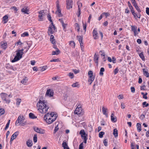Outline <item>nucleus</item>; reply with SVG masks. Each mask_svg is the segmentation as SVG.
<instances>
[{
  "instance_id": "1",
  "label": "nucleus",
  "mask_w": 149,
  "mask_h": 149,
  "mask_svg": "<svg viewBox=\"0 0 149 149\" xmlns=\"http://www.w3.org/2000/svg\"><path fill=\"white\" fill-rule=\"evenodd\" d=\"M37 106L38 111L42 114L46 113L49 109L47 102L45 100H40L37 103Z\"/></svg>"
},
{
  "instance_id": "2",
  "label": "nucleus",
  "mask_w": 149,
  "mask_h": 149,
  "mask_svg": "<svg viewBox=\"0 0 149 149\" xmlns=\"http://www.w3.org/2000/svg\"><path fill=\"white\" fill-rule=\"evenodd\" d=\"M57 117L56 115L54 114V113L48 112L44 115V119L47 123L49 124L54 121Z\"/></svg>"
},
{
  "instance_id": "3",
  "label": "nucleus",
  "mask_w": 149,
  "mask_h": 149,
  "mask_svg": "<svg viewBox=\"0 0 149 149\" xmlns=\"http://www.w3.org/2000/svg\"><path fill=\"white\" fill-rule=\"evenodd\" d=\"M24 49H22L21 50L17 49L16 51V56L14 57V59L12 61L13 63L15 62L16 61L20 60L22 57V56L23 54V51Z\"/></svg>"
},
{
  "instance_id": "4",
  "label": "nucleus",
  "mask_w": 149,
  "mask_h": 149,
  "mask_svg": "<svg viewBox=\"0 0 149 149\" xmlns=\"http://www.w3.org/2000/svg\"><path fill=\"white\" fill-rule=\"evenodd\" d=\"M24 118L23 116L20 115L18 117L16 121L15 124L16 125H22L24 126L26 124V122H23V121L24 120Z\"/></svg>"
},
{
  "instance_id": "5",
  "label": "nucleus",
  "mask_w": 149,
  "mask_h": 149,
  "mask_svg": "<svg viewBox=\"0 0 149 149\" xmlns=\"http://www.w3.org/2000/svg\"><path fill=\"white\" fill-rule=\"evenodd\" d=\"M56 29L54 25L53 24V23H51L49 25L48 31V35L53 34L56 31Z\"/></svg>"
},
{
  "instance_id": "6",
  "label": "nucleus",
  "mask_w": 149,
  "mask_h": 149,
  "mask_svg": "<svg viewBox=\"0 0 149 149\" xmlns=\"http://www.w3.org/2000/svg\"><path fill=\"white\" fill-rule=\"evenodd\" d=\"M88 75L89 77L88 82H89V84L91 85L94 79L95 76L93 75V72L91 70L88 71Z\"/></svg>"
},
{
  "instance_id": "7",
  "label": "nucleus",
  "mask_w": 149,
  "mask_h": 149,
  "mask_svg": "<svg viewBox=\"0 0 149 149\" xmlns=\"http://www.w3.org/2000/svg\"><path fill=\"white\" fill-rule=\"evenodd\" d=\"M59 1L58 0L56 1V9L57 10L56 11V13L58 15L59 17H61L62 16V15L61 13V10L60 9Z\"/></svg>"
},
{
  "instance_id": "8",
  "label": "nucleus",
  "mask_w": 149,
  "mask_h": 149,
  "mask_svg": "<svg viewBox=\"0 0 149 149\" xmlns=\"http://www.w3.org/2000/svg\"><path fill=\"white\" fill-rule=\"evenodd\" d=\"M54 94L53 91L51 89H49L47 90L46 92L45 95L47 96L51 97L53 96Z\"/></svg>"
},
{
  "instance_id": "9",
  "label": "nucleus",
  "mask_w": 149,
  "mask_h": 149,
  "mask_svg": "<svg viewBox=\"0 0 149 149\" xmlns=\"http://www.w3.org/2000/svg\"><path fill=\"white\" fill-rule=\"evenodd\" d=\"M1 96L2 99L4 101H5L6 103H9L10 100L6 99V98L8 97V95L5 93H2L1 94Z\"/></svg>"
},
{
  "instance_id": "10",
  "label": "nucleus",
  "mask_w": 149,
  "mask_h": 149,
  "mask_svg": "<svg viewBox=\"0 0 149 149\" xmlns=\"http://www.w3.org/2000/svg\"><path fill=\"white\" fill-rule=\"evenodd\" d=\"M39 15H38V17L39 18V21H42L43 20V17L45 16L46 14L44 12L43 10H41L39 12Z\"/></svg>"
},
{
  "instance_id": "11",
  "label": "nucleus",
  "mask_w": 149,
  "mask_h": 149,
  "mask_svg": "<svg viewBox=\"0 0 149 149\" xmlns=\"http://www.w3.org/2000/svg\"><path fill=\"white\" fill-rule=\"evenodd\" d=\"M66 4L67 9H70L72 8L73 1L72 0H67L66 1Z\"/></svg>"
},
{
  "instance_id": "12",
  "label": "nucleus",
  "mask_w": 149,
  "mask_h": 149,
  "mask_svg": "<svg viewBox=\"0 0 149 149\" xmlns=\"http://www.w3.org/2000/svg\"><path fill=\"white\" fill-rule=\"evenodd\" d=\"M34 130L35 131L38 133L44 134L45 133V131L43 129L39 128L37 127H34Z\"/></svg>"
},
{
  "instance_id": "13",
  "label": "nucleus",
  "mask_w": 149,
  "mask_h": 149,
  "mask_svg": "<svg viewBox=\"0 0 149 149\" xmlns=\"http://www.w3.org/2000/svg\"><path fill=\"white\" fill-rule=\"evenodd\" d=\"M82 111V108L80 107L77 106L74 111L75 114L79 115L80 114Z\"/></svg>"
},
{
  "instance_id": "14",
  "label": "nucleus",
  "mask_w": 149,
  "mask_h": 149,
  "mask_svg": "<svg viewBox=\"0 0 149 149\" xmlns=\"http://www.w3.org/2000/svg\"><path fill=\"white\" fill-rule=\"evenodd\" d=\"M0 45L1 48L5 50L7 47V44L6 42H4L2 41L0 43Z\"/></svg>"
},
{
  "instance_id": "15",
  "label": "nucleus",
  "mask_w": 149,
  "mask_h": 149,
  "mask_svg": "<svg viewBox=\"0 0 149 149\" xmlns=\"http://www.w3.org/2000/svg\"><path fill=\"white\" fill-rule=\"evenodd\" d=\"M78 5V16L79 17L81 14V9L80 8L82 7V3L79 1H78L77 3Z\"/></svg>"
},
{
  "instance_id": "16",
  "label": "nucleus",
  "mask_w": 149,
  "mask_h": 149,
  "mask_svg": "<svg viewBox=\"0 0 149 149\" xmlns=\"http://www.w3.org/2000/svg\"><path fill=\"white\" fill-rule=\"evenodd\" d=\"M93 36L94 39H98V33L96 30L94 29L93 32Z\"/></svg>"
},
{
  "instance_id": "17",
  "label": "nucleus",
  "mask_w": 149,
  "mask_h": 149,
  "mask_svg": "<svg viewBox=\"0 0 149 149\" xmlns=\"http://www.w3.org/2000/svg\"><path fill=\"white\" fill-rule=\"evenodd\" d=\"M131 27L132 31L134 32V36H136L138 34V33H137L136 30L137 27L132 26Z\"/></svg>"
},
{
  "instance_id": "18",
  "label": "nucleus",
  "mask_w": 149,
  "mask_h": 149,
  "mask_svg": "<svg viewBox=\"0 0 149 149\" xmlns=\"http://www.w3.org/2000/svg\"><path fill=\"white\" fill-rule=\"evenodd\" d=\"M102 111L103 114L105 115L107 117L108 116L107 109L103 106L102 107Z\"/></svg>"
},
{
  "instance_id": "19",
  "label": "nucleus",
  "mask_w": 149,
  "mask_h": 149,
  "mask_svg": "<svg viewBox=\"0 0 149 149\" xmlns=\"http://www.w3.org/2000/svg\"><path fill=\"white\" fill-rule=\"evenodd\" d=\"M19 133V132L18 131L14 133L11 136V140L13 141L14 139H16L17 136L18 135Z\"/></svg>"
},
{
  "instance_id": "20",
  "label": "nucleus",
  "mask_w": 149,
  "mask_h": 149,
  "mask_svg": "<svg viewBox=\"0 0 149 149\" xmlns=\"http://www.w3.org/2000/svg\"><path fill=\"white\" fill-rule=\"evenodd\" d=\"M21 11L24 14H29L28 13L29 10L27 9V8L26 7H25L23 8L21 10Z\"/></svg>"
},
{
  "instance_id": "21",
  "label": "nucleus",
  "mask_w": 149,
  "mask_h": 149,
  "mask_svg": "<svg viewBox=\"0 0 149 149\" xmlns=\"http://www.w3.org/2000/svg\"><path fill=\"white\" fill-rule=\"evenodd\" d=\"M98 55L95 54L94 55L93 60L95 61V62L97 64V65H98Z\"/></svg>"
},
{
  "instance_id": "22",
  "label": "nucleus",
  "mask_w": 149,
  "mask_h": 149,
  "mask_svg": "<svg viewBox=\"0 0 149 149\" xmlns=\"http://www.w3.org/2000/svg\"><path fill=\"white\" fill-rule=\"evenodd\" d=\"M62 145V147L64 149H70L68 146V144L66 142L63 141Z\"/></svg>"
},
{
  "instance_id": "23",
  "label": "nucleus",
  "mask_w": 149,
  "mask_h": 149,
  "mask_svg": "<svg viewBox=\"0 0 149 149\" xmlns=\"http://www.w3.org/2000/svg\"><path fill=\"white\" fill-rule=\"evenodd\" d=\"M3 21H4V24L7 23L8 21V17L7 15H5L3 18Z\"/></svg>"
},
{
  "instance_id": "24",
  "label": "nucleus",
  "mask_w": 149,
  "mask_h": 149,
  "mask_svg": "<svg viewBox=\"0 0 149 149\" xmlns=\"http://www.w3.org/2000/svg\"><path fill=\"white\" fill-rule=\"evenodd\" d=\"M143 74L146 76V77H149V73L147 71L146 69H143Z\"/></svg>"
},
{
  "instance_id": "25",
  "label": "nucleus",
  "mask_w": 149,
  "mask_h": 149,
  "mask_svg": "<svg viewBox=\"0 0 149 149\" xmlns=\"http://www.w3.org/2000/svg\"><path fill=\"white\" fill-rule=\"evenodd\" d=\"M28 80V78L25 77V78L23 79L21 81V82L23 84L25 85Z\"/></svg>"
},
{
  "instance_id": "26",
  "label": "nucleus",
  "mask_w": 149,
  "mask_h": 149,
  "mask_svg": "<svg viewBox=\"0 0 149 149\" xmlns=\"http://www.w3.org/2000/svg\"><path fill=\"white\" fill-rule=\"evenodd\" d=\"M26 144L29 147H31L33 145V143L32 141L31 140H28L26 142Z\"/></svg>"
},
{
  "instance_id": "27",
  "label": "nucleus",
  "mask_w": 149,
  "mask_h": 149,
  "mask_svg": "<svg viewBox=\"0 0 149 149\" xmlns=\"http://www.w3.org/2000/svg\"><path fill=\"white\" fill-rule=\"evenodd\" d=\"M137 130L139 132H140L141 130V124L138 123L136 124Z\"/></svg>"
},
{
  "instance_id": "28",
  "label": "nucleus",
  "mask_w": 149,
  "mask_h": 149,
  "mask_svg": "<svg viewBox=\"0 0 149 149\" xmlns=\"http://www.w3.org/2000/svg\"><path fill=\"white\" fill-rule=\"evenodd\" d=\"M79 133L81 135L82 138H83L84 136H86V133L84 130H81L80 132Z\"/></svg>"
},
{
  "instance_id": "29",
  "label": "nucleus",
  "mask_w": 149,
  "mask_h": 149,
  "mask_svg": "<svg viewBox=\"0 0 149 149\" xmlns=\"http://www.w3.org/2000/svg\"><path fill=\"white\" fill-rule=\"evenodd\" d=\"M60 52V51L58 48H57V50L56 51L52 52V55H58L59 54Z\"/></svg>"
},
{
  "instance_id": "30",
  "label": "nucleus",
  "mask_w": 149,
  "mask_h": 149,
  "mask_svg": "<svg viewBox=\"0 0 149 149\" xmlns=\"http://www.w3.org/2000/svg\"><path fill=\"white\" fill-rule=\"evenodd\" d=\"M105 71L104 69V68H100V71L99 73V75L100 76H102L103 75L104 73H103Z\"/></svg>"
},
{
  "instance_id": "31",
  "label": "nucleus",
  "mask_w": 149,
  "mask_h": 149,
  "mask_svg": "<svg viewBox=\"0 0 149 149\" xmlns=\"http://www.w3.org/2000/svg\"><path fill=\"white\" fill-rule=\"evenodd\" d=\"M114 115L113 113H112L111 115V120L112 121H113V122H116V117H113V116Z\"/></svg>"
},
{
  "instance_id": "32",
  "label": "nucleus",
  "mask_w": 149,
  "mask_h": 149,
  "mask_svg": "<svg viewBox=\"0 0 149 149\" xmlns=\"http://www.w3.org/2000/svg\"><path fill=\"white\" fill-rule=\"evenodd\" d=\"M77 38L79 43H81L82 44V42H83V37L81 36H77Z\"/></svg>"
},
{
  "instance_id": "33",
  "label": "nucleus",
  "mask_w": 149,
  "mask_h": 149,
  "mask_svg": "<svg viewBox=\"0 0 149 149\" xmlns=\"http://www.w3.org/2000/svg\"><path fill=\"white\" fill-rule=\"evenodd\" d=\"M113 134L115 137H117L118 136V130L117 129L115 128L113 130Z\"/></svg>"
},
{
  "instance_id": "34",
  "label": "nucleus",
  "mask_w": 149,
  "mask_h": 149,
  "mask_svg": "<svg viewBox=\"0 0 149 149\" xmlns=\"http://www.w3.org/2000/svg\"><path fill=\"white\" fill-rule=\"evenodd\" d=\"M21 100L19 98H17L16 99V105L17 106V107H18L19 105L20 104V103L21 102Z\"/></svg>"
},
{
  "instance_id": "35",
  "label": "nucleus",
  "mask_w": 149,
  "mask_h": 149,
  "mask_svg": "<svg viewBox=\"0 0 149 149\" xmlns=\"http://www.w3.org/2000/svg\"><path fill=\"white\" fill-rule=\"evenodd\" d=\"M72 86L73 87H78L79 86V85L77 82H76L75 83H74L72 85Z\"/></svg>"
},
{
  "instance_id": "36",
  "label": "nucleus",
  "mask_w": 149,
  "mask_h": 149,
  "mask_svg": "<svg viewBox=\"0 0 149 149\" xmlns=\"http://www.w3.org/2000/svg\"><path fill=\"white\" fill-rule=\"evenodd\" d=\"M29 117L30 118L32 119H34L36 118V117L32 113H30L29 114Z\"/></svg>"
},
{
  "instance_id": "37",
  "label": "nucleus",
  "mask_w": 149,
  "mask_h": 149,
  "mask_svg": "<svg viewBox=\"0 0 149 149\" xmlns=\"http://www.w3.org/2000/svg\"><path fill=\"white\" fill-rule=\"evenodd\" d=\"M47 68V66H44L42 67H40V70L42 72L45 70H46Z\"/></svg>"
},
{
  "instance_id": "38",
  "label": "nucleus",
  "mask_w": 149,
  "mask_h": 149,
  "mask_svg": "<svg viewBox=\"0 0 149 149\" xmlns=\"http://www.w3.org/2000/svg\"><path fill=\"white\" fill-rule=\"evenodd\" d=\"M139 56L141 58L142 60H144L145 58L143 55V52H141V53L139 54Z\"/></svg>"
},
{
  "instance_id": "39",
  "label": "nucleus",
  "mask_w": 149,
  "mask_h": 149,
  "mask_svg": "<svg viewBox=\"0 0 149 149\" xmlns=\"http://www.w3.org/2000/svg\"><path fill=\"white\" fill-rule=\"evenodd\" d=\"M69 44L72 47H74L75 45L74 42L73 41H70Z\"/></svg>"
},
{
  "instance_id": "40",
  "label": "nucleus",
  "mask_w": 149,
  "mask_h": 149,
  "mask_svg": "<svg viewBox=\"0 0 149 149\" xmlns=\"http://www.w3.org/2000/svg\"><path fill=\"white\" fill-rule=\"evenodd\" d=\"M104 134V132H100L99 134V137L100 138H102L103 136V135Z\"/></svg>"
},
{
  "instance_id": "41",
  "label": "nucleus",
  "mask_w": 149,
  "mask_h": 149,
  "mask_svg": "<svg viewBox=\"0 0 149 149\" xmlns=\"http://www.w3.org/2000/svg\"><path fill=\"white\" fill-rule=\"evenodd\" d=\"M33 141L34 143H36L37 141V136L36 134H35L33 138Z\"/></svg>"
},
{
  "instance_id": "42",
  "label": "nucleus",
  "mask_w": 149,
  "mask_h": 149,
  "mask_svg": "<svg viewBox=\"0 0 149 149\" xmlns=\"http://www.w3.org/2000/svg\"><path fill=\"white\" fill-rule=\"evenodd\" d=\"M68 75L71 79H72L74 77V74L72 72L69 73L68 74Z\"/></svg>"
},
{
  "instance_id": "43",
  "label": "nucleus",
  "mask_w": 149,
  "mask_h": 149,
  "mask_svg": "<svg viewBox=\"0 0 149 149\" xmlns=\"http://www.w3.org/2000/svg\"><path fill=\"white\" fill-rule=\"evenodd\" d=\"M5 110L3 109H0V116H1L5 113Z\"/></svg>"
},
{
  "instance_id": "44",
  "label": "nucleus",
  "mask_w": 149,
  "mask_h": 149,
  "mask_svg": "<svg viewBox=\"0 0 149 149\" xmlns=\"http://www.w3.org/2000/svg\"><path fill=\"white\" fill-rule=\"evenodd\" d=\"M29 35V33L27 32H25L21 34V36L24 37L25 36H28Z\"/></svg>"
},
{
  "instance_id": "45",
  "label": "nucleus",
  "mask_w": 149,
  "mask_h": 149,
  "mask_svg": "<svg viewBox=\"0 0 149 149\" xmlns=\"http://www.w3.org/2000/svg\"><path fill=\"white\" fill-rule=\"evenodd\" d=\"M134 7H135V8L136 9V10L138 11V12L139 13L141 12L140 8L138 6H137V5H136Z\"/></svg>"
},
{
  "instance_id": "46",
  "label": "nucleus",
  "mask_w": 149,
  "mask_h": 149,
  "mask_svg": "<svg viewBox=\"0 0 149 149\" xmlns=\"http://www.w3.org/2000/svg\"><path fill=\"white\" fill-rule=\"evenodd\" d=\"M87 135H86V136H84V137L83 138H82V139H84V143H86L87 142Z\"/></svg>"
},
{
  "instance_id": "47",
  "label": "nucleus",
  "mask_w": 149,
  "mask_h": 149,
  "mask_svg": "<svg viewBox=\"0 0 149 149\" xmlns=\"http://www.w3.org/2000/svg\"><path fill=\"white\" fill-rule=\"evenodd\" d=\"M102 14L103 16L104 15L106 17H107L110 15V14L108 13H102Z\"/></svg>"
},
{
  "instance_id": "48",
  "label": "nucleus",
  "mask_w": 149,
  "mask_h": 149,
  "mask_svg": "<svg viewBox=\"0 0 149 149\" xmlns=\"http://www.w3.org/2000/svg\"><path fill=\"white\" fill-rule=\"evenodd\" d=\"M50 41L52 44L54 45L56 44V42L54 38V39H50Z\"/></svg>"
},
{
  "instance_id": "49",
  "label": "nucleus",
  "mask_w": 149,
  "mask_h": 149,
  "mask_svg": "<svg viewBox=\"0 0 149 149\" xmlns=\"http://www.w3.org/2000/svg\"><path fill=\"white\" fill-rule=\"evenodd\" d=\"M132 3L133 4L134 6L137 5L135 0H131Z\"/></svg>"
},
{
  "instance_id": "50",
  "label": "nucleus",
  "mask_w": 149,
  "mask_h": 149,
  "mask_svg": "<svg viewBox=\"0 0 149 149\" xmlns=\"http://www.w3.org/2000/svg\"><path fill=\"white\" fill-rule=\"evenodd\" d=\"M72 71L75 74H77L79 72V70H77L76 69H73L72 70Z\"/></svg>"
},
{
  "instance_id": "51",
  "label": "nucleus",
  "mask_w": 149,
  "mask_h": 149,
  "mask_svg": "<svg viewBox=\"0 0 149 149\" xmlns=\"http://www.w3.org/2000/svg\"><path fill=\"white\" fill-rule=\"evenodd\" d=\"M83 143H81L79 146V149H83Z\"/></svg>"
},
{
  "instance_id": "52",
  "label": "nucleus",
  "mask_w": 149,
  "mask_h": 149,
  "mask_svg": "<svg viewBox=\"0 0 149 149\" xmlns=\"http://www.w3.org/2000/svg\"><path fill=\"white\" fill-rule=\"evenodd\" d=\"M118 97L119 100L122 99L123 98V96L122 95L120 94L118 95Z\"/></svg>"
},
{
  "instance_id": "53",
  "label": "nucleus",
  "mask_w": 149,
  "mask_h": 149,
  "mask_svg": "<svg viewBox=\"0 0 149 149\" xmlns=\"http://www.w3.org/2000/svg\"><path fill=\"white\" fill-rule=\"evenodd\" d=\"M62 24V26H63V27L64 28V30L65 31L66 30L65 28L66 27V24H64V23Z\"/></svg>"
},
{
  "instance_id": "54",
  "label": "nucleus",
  "mask_w": 149,
  "mask_h": 149,
  "mask_svg": "<svg viewBox=\"0 0 149 149\" xmlns=\"http://www.w3.org/2000/svg\"><path fill=\"white\" fill-rule=\"evenodd\" d=\"M131 91L132 93H134L135 91V89L134 87H131Z\"/></svg>"
},
{
  "instance_id": "55",
  "label": "nucleus",
  "mask_w": 149,
  "mask_h": 149,
  "mask_svg": "<svg viewBox=\"0 0 149 149\" xmlns=\"http://www.w3.org/2000/svg\"><path fill=\"white\" fill-rule=\"evenodd\" d=\"M145 117V115L144 114H142L141 115L140 118L141 120H143L144 118Z\"/></svg>"
},
{
  "instance_id": "56",
  "label": "nucleus",
  "mask_w": 149,
  "mask_h": 149,
  "mask_svg": "<svg viewBox=\"0 0 149 149\" xmlns=\"http://www.w3.org/2000/svg\"><path fill=\"white\" fill-rule=\"evenodd\" d=\"M22 43L21 42L20 40H19L17 42L16 44V45H17V46H18L19 45H21Z\"/></svg>"
},
{
  "instance_id": "57",
  "label": "nucleus",
  "mask_w": 149,
  "mask_h": 149,
  "mask_svg": "<svg viewBox=\"0 0 149 149\" xmlns=\"http://www.w3.org/2000/svg\"><path fill=\"white\" fill-rule=\"evenodd\" d=\"M59 59H53L50 61V62L58 61Z\"/></svg>"
},
{
  "instance_id": "58",
  "label": "nucleus",
  "mask_w": 149,
  "mask_h": 149,
  "mask_svg": "<svg viewBox=\"0 0 149 149\" xmlns=\"http://www.w3.org/2000/svg\"><path fill=\"white\" fill-rule=\"evenodd\" d=\"M147 94L148 93H146L143 96V98L146 99H147L148 98L147 97Z\"/></svg>"
},
{
  "instance_id": "59",
  "label": "nucleus",
  "mask_w": 149,
  "mask_h": 149,
  "mask_svg": "<svg viewBox=\"0 0 149 149\" xmlns=\"http://www.w3.org/2000/svg\"><path fill=\"white\" fill-rule=\"evenodd\" d=\"M128 6H129V7L130 9H133V7L131 6L130 2L129 1H128Z\"/></svg>"
},
{
  "instance_id": "60",
  "label": "nucleus",
  "mask_w": 149,
  "mask_h": 149,
  "mask_svg": "<svg viewBox=\"0 0 149 149\" xmlns=\"http://www.w3.org/2000/svg\"><path fill=\"white\" fill-rule=\"evenodd\" d=\"M146 103V102H143V105H145V107H147L149 105V104L148 103Z\"/></svg>"
},
{
  "instance_id": "61",
  "label": "nucleus",
  "mask_w": 149,
  "mask_h": 149,
  "mask_svg": "<svg viewBox=\"0 0 149 149\" xmlns=\"http://www.w3.org/2000/svg\"><path fill=\"white\" fill-rule=\"evenodd\" d=\"M146 13L148 15H149V8L148 7L146 8Z\"/></svg>"
},
{
  "instance_id": "62",
  "label": "nucleus",
  "mask_w": 149,
  "mask_h": 149,
  "mask_svg": "<svg viewBox=\"0 0 149 149\" xmlns=\"http://www.w3.org/2000/svg\"><path fill=\"white\" fill-rule=\"evenodd\" d=\"M118 69L117 68H116L115 69L114 72L115 74H116L118 72Z\"/></svg>"
},
{
  "instance_id": "63",
  "label": "nucleus",
  "mask_w": 149,
  "mask_h": 149,
  "mask_svg": "<svg viewBox=\"0 0 149 149\" xmlns=\"http://www.w3.org/2000/svg\"><path fill=\"white\" fill-rule=\"evenodd\" d=\"M112 61L113 63H115L116 62V58L114 57H112Z\"/></svg>"
},
{
  "instance_id": "64",
  "label": "nucleus",
  "mask_w": 149,
  "mask_h": 149,
  "mask_svg": "<svg viewBox=\"0 0 149 149\" xmlns=\"http://www.w3.org/2000/svg\"><path fill=\"white\" fill-rule=\"evenodd\" d=\"M58 126L57 125L56 127H55V129H54V133H55L58 130Z\"/></svg>"
}]
</instances>
